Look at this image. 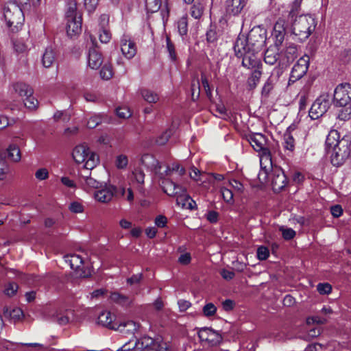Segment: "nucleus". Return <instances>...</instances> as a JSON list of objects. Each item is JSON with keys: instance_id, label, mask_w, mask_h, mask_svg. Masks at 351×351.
<instances>
[{"instance_id": "4c0bfd02", "label": "nucleus", "mask_w": 351, "mask_h": 351, "mask_svg": "<svg viewBox=\"0 0 351 351\" xmlns=\"http://www.w3.org/2000/svg\"><path fill=\"white\" fill-rule=\"evenodd\" d=\"M204 11V6L201 3H195L190 10L191 16L195 19H200Z\"/></svg>"}, {"instance_id": "6e6d98bb", "label": "nucleus", "mask_w": 351, "mask_h": 351, "mask_svg": "<svg viewBox=\"0 0 351 351\" xmlns=\"http://www.w3.org/2000/svg\"><path fill=\"white\" fill-rule=\"evenodd\" d=\"M111 39V34L108 28L101 29L99 31V40L102 43H108Z\"/></svg>"}, {"instance_id": "4d7b16f0", "label": "nucleus", "mask_w": 351, "mask_h": 351, "mask_svg": "<svg viewBox=\"0 0 351 351\" xmlns=\"http://www.w3.org/2000/svg\"><path fill=\"white\" fill-rule=\"evenodd\" d=\"M69 210L74 213H82L84 211L83 205L77 201L71 202L69 207Z\"/></svg>"}, {"instance_id": "e433bc0d", "label": "nucleus", "mask_w": 351, "mask_h": 351, "mask_svg": "<svg viewBox=\"0 0 351 351\" xmlns=\"http://www.w3.org/2000/svg\"><path fill=\"white\" fill-rule=\"evenodd\" d=\"M142 97L148 103H156L159 99L158 94L149 89L141 90Z\"/></svg>"}, {"instance_id": "69168bd1", "label": "nucleus", "mask_w": 351, "mask_h": 351, "mask_svg": "<svg viewBox=\"0 0 351 351\" xmlns=\"http://www.w3.org/2000/svg\"><path fill=\"white\" fill-rule=\"evenodd\" d=\"M171 134L172 131L171 130L165 131L157 138L156 143L160 145L165 144L168 141Z\"/></svg>"}, {"instance_id": "e2e57ef3", "label": "nucleus", "mask_w": 351, "mask_h": 351, "mask_svg": "<svg viewBox=\"0 0 351 351\" xmlns=\"http://www.w3.org/2000/svg\"><path fill=\"white\" fill-rule=\"evenodd\" d=\"M218 35L215 27H210L206 32V40L209 43H214L217 40Z\"/></svg>"}, {"instance_id": "680f3d73", "label": "nucleus", "mask_w": 351, "mask_h": 351, "mask_svg": "<svg viewBox=\"0 0 351 351\" xmlns=\"http://www.w3.org/2000/svg\"><path fill=\"white\" fill-rule=\"evenodd\" d=\"M99 0H84L85 8L88 12H94L98 5Z\"/></svg>"}, {"instance_id": "4468645a", "label": "nucleus", "mask_w": 351, "mask_h": 351, "mask_svg": "<svg viewBox=\"0 0 351 351\" xmlns=\"http://www.w3.org/2000/svg\"><path fill=\"white\" fill-rule=\"evenodd\" d=\"M258 51H254L250 47H244L241 50V54L234 51L235 55L238 58H242V65L247 69H258L261 64L260 59L256 56Z\"/></svg>"}, {"instance_id": "1a4fd4ad", "label": "nucleus", "mask_w": 351, "mask_h": 351, "mask_svg": "<svg viewBox=\"0 0 351 351\" xmlns=\"http://www.w3.org/2000/svg\"><path fill=\"white\" fill-rule=\"evenodd\" d=\"M331 105V97L327 93L321 95L313 103L308 110V116L313 119L322 117L329 109Z\"/></svg>"}, {"instance_id": "f704fd0d", "label": "nucleus", "mask_w": 351, "mask_h": 351, "mask_svg": "<svg viewBox=\"0 0 351 351\" xmlns=\"http://www.w3.org/2000/svg\"><path fill=\"white\" fill-rule=\"evenodd\" d=\"M7 152L8 158L13 162H19L21 158V151L16 145H10Z\"/></svg>"}, {"instance_id": "f3484780", "label": "nucleus", "mask_w": 351, "mask_h": 351, "mask_svg": "<svg viewBox=\"0 0 351 351\" xmlns=\"http://www.w3.org/2000/svg\"><path fill=\"white\" fill-rule=\"evenodd\" d=\"M269 178L274 191H281L287 184V177L281 168L273 169Z\"/></svg>"}, {"instance_id": "aec40b11", "label": "nucleus", "mask_w": 351, "mask_h": 351, "mask_svg": "<svg viewBox=\"0 0 351 351\" xmlns=\"http://www.w3.org/2000/svg\"><path fill=\"white\" fill-rule=\"evenodd\" d=\"M247 0H226V12L232 16H238L247 4Z\"/></svg>"}, {"instance_id": "72a5a7b5", "label": "nucleus", "mask_w": 351, "mask_h": 351, "mask_svg": "<svg viewBox=\"0 0 351 351\" xmlns=\"http://www.w3.org/2000/svg\"><path fill=\"white\" fill-rule=\"evenodd\" d=\"M110 300L111 302L121 306H127L131 302L128 297L118 292L112 293L110 295Z\"/></svg>"}, {"instance_id": "7ed1b4c3", "label": "nucleus", "mask_w": 351, "mask_h": 351, "mask_svg": "<svg viewBox=\"0 0 351 351\" xmlns=\"http://www.w3.org/2000/svg\"><path fill=\"white\" fill-rule=\"evenodd\" d=\"M246 138L253 149L259 152L260 165L261 171L258 173V178L261 180L266 179L267 171L272 167L271 156L267 147V140L266 137L261 133H252L246 136Z\"/></svg>"}, {"instance_id": "0eeeda50", "label": "nucleus", "mask_w": 351, "mask_h": 351, "mask_svg": "<svg viewBox=\"0 0 351 351\" xmlns=\"http://www.w3.org/2000/svg\"><path fill=\"white\" fill-rule=\"evenodd\" d=\"M72 156L76 163L83 164V167L87 170L93 169L99 162V156L84 145L76 146L73 150Z\"/></svg>"}, {"instance_id": "b1692460", "label": "nucleus", "mask_w": 351, "mask_h": 351, "mask_svg": "<svg viewBox=\"0 0 351 351\" xmlns=\"http://www.w3.org/2000/svg\"><path fill=\"white\" fill-rule=\"evenodd\" d=\"M139 325L134 321L128 320L121 322L117 325V330L122 333L132 335V338H136L134 333L138 330Z\"/></svg>"}, {"instance_id": "6ab92c4d", "label": "nucleus", "mask_w": 351, "mask_h": 351, "mask_svg": "<svg viewBox=\"0 0 351 351\" xmlns=\"http://www.w3.org/2000/svg\"><path fill=\"white\" fill-rule=\"evenodd\" d=\"M298 49L295 45H290L288 46L284 51L280 53V57L278 62V68L283 70L287 68L289 64L293 60L296 56Z\"/></svg>"}, {"instance_id": "cd10ccee", "label": "nucleus", "mask_w": 351, "mask_h": 351, "mask_svg": "<svg viewBox=\"0 0 351 351\" xmlns=\"http://www.w3.org/2000/svg\"><path fill=\"white\" fill-rule=\"evenodd\" d=\"M66 33L70 37L80 34L82 31V18L66 21Z\"/></svg>"}, {"instance_id": "49530a36", "label": "nucleus", "mask_w": 351, "mask_h": 351, "mask_svg": "<svg viewBox=\"0 0 351 351\" xmlns=\"http://www.w3.org/2000/svg\"><path fill=\"white\" fill-rule=\"evenodd\" d=\"M217 312V307L212 302L206 303L202 308L203 315L209 317L215 315Z\"/></svg>"}, {"instance_id": "052dcab7", "label": "nucleus", "mask_w": 351, "mask_h": 351, "mask_svg": "<svg viewBox=\"0 0 351 351\" xmlns=\"http://www.w3.org/2000/svg\"><path fill=\"white\" fill-rule=\"evenodd\" d=\"M228 185L239 193H242L243 191V184L237 180H229Z\"/></svg>"}, {"instance_id": "774afa93", "label": "nucleus", "mask_w": 351, "mask_h": 351, "mask_svg": "<svg viewBox=\"0 0 351 351\" xmlns=\"http://www.w3.org/2000/svg\"><path fill=\"white\" fill-rule=\"evenodd\" d=\"M84 182L85 184L90 188L96 189L99 188L100 183L91 177H86Z\"/></svg>"}, {"instance_id": "412c9836", "label": "nucleus", "mask_w": 351, "mask_h": 351, "mask_svg": "<svg viewBox=\"0 0 351 351\" xmlns=\"http://www.w3.org/2000/svg\"><path fill=\"white\" fill-rule=\"evenodd\" d=\"M98 324L112 330H117L118 324L114 322L115 315L110 311H103L98 316Z\"/></svg>"}, {"instance_id": "a211bd4d", "label": "nucleus", "mask_w": 351, "mask_h": 351, "mask_svg": "<svg viewBox=\"0 0 351 351\" xmlns=\"http://www.w3.org/2000/svg\"><path fill=\"white\" fill-rule=\"evenodd\" d=\"M122 54L127 59L133 58L136 53V46L129 36L124 35L120 40Z\"/></svg>"}, {"instance_id": "09e8293b", "label": "nucleus", "mask_w": 351, "mask_h": 351, "mask_svg": "<svg viewBox=\"0 0 351 351\" xmlns=\"http://www.w3.org/2000/svg\"><path fill=\"white\" fill-rule=\"evenodd\" d=\"M18 347L21 346H25L28 348L29 351H43L46 349V347L44 346V345L38 343H17Z\"/></svg>"}, {"instance_id": "c03bdc74", "label": "nucleus", "mask_w": 351, "mask_h": 351, "mask_svg": "<svg viewBox=\"0 0 351 351\" xmlns=\"http://www.w3.org/2000/svg\"><path fill=\"white\" fill-rule=\"evenodd\" d=\"M19 289V286L16 282H10L5 285L3 293L8 297L14 296Z\"/></svg>"}, {"instance_id": "bf43d9fd", "label": "nucleus", "mask_w": 351, "mask_h": 351, "mask_svg": "<svg viewBox=\"0 0 351 351\" xmlns=\"http://www.w3.org/2000/svg\"><path fill=\"white\" fill-rule=\"evenodd\" d=\"M317 290L320 294H328L332 291V287L328 283H319L317 286Z\"/></svg>"}, {"instance_id": "58836bf2", "label": "nucleus", "mask_w": 351, "mask_h": 351, "mask_svg": "<svg viewBox=\"0 0 351 351\" xmlns=\"http://www.w3.org/2000/svg\"><path fill=\"white\" fill-rule=\"evenodd\" d=\"M166 49L169 54V58L171 61L176 62L177 60V55L175 46L168 36H166Z\"/></svg>"}, {"instance_id": "603ef678", "label": "nucleus", "mask_w": 351, "mask_h": 351, "mask_svg": "<svg viewBox=\"0 0 351 351\" xmlns=\"http://www.w3.org/2000/svg\"><path fill=\"white\" fill-rule=\"evenodd\" d=\"M100 76L104 80H109L112 77V70L110 65L105 64L100 71Z\"/></svg>"}, {"instance_id": "f8f14e48", "label": "nucleus", "mask_w": 351, "mask_h": 351, "mask_svg": "<svg viewBox=\"0 0 351 351\" xmlns=\"http://www.w3.org/2000/svg\"><path fill=\"white\" fill-rule=\"evenodd\" d=\"M134 339H130L128 341L125 342L117 351H130L134 349L145 350L149 348L155 349L156 348L154 340L148 336H143L139 339H136V337Z\"/></svg>"}, {"instance_id": "3c124183", "label": "nucleus", "mask_w": 351, "mask_h": 351, "mask_svg": "<svg viewBox=\"0 0 351 351\" xmlns=\"http://www.w3.org/2000/svg\"><path fill=\"white\" fill-rule=\"evenodd\" d=\"M14 48L18 53H26L28 50L27 46L22 41L16 40L14 42Z\"/></svg>"}, {"instance_id": "c85d7f7f", "label": "nucleus", "mask_w": 351, "mask_h": 351, "mask_svg": "<svg viewBox=\"0 0 351 351\" xmlns=\"http://www.w3.org/2000/svg\"><path fill=\"white\" fill-rule=\"evenodd\" d=\"M78 18H82L79 12H77V4L75 0H69L66 5V10L65 13V19L66 21L75 20Z\"/></svg>"}, {"instance_id": "a878e982", "label": "nucleus", "mask_w": 351, "mask_h": 351, "mask_svg": "<svg viewBox=\"0 0 351 351\" xmlns=\"http://www.w3.org/2000/svg\"><path fill=\"white\" fill-rule=\"evenodd\" d=\"M274 72H276L277 75L274 76V73L271 75V76L269 77V78L265 82L263 89H262V94L267 96L271 90L273 89L275 84L278 81V78L280 76V75L282 73V70L279 69L278 67H275L274 69Z\"/></svg>"}, {"instance_id": "8fccbe9b", "label": "nucleus", "mask_w": 351, "mask_h": 351, "mask_svg": "<svg viewBox=\"0 0 351 351\" xmlns=\"http://www.w3.org/2000/svg\"><path fill=\"white\" fill-rule=\"evenodd\" d=\"M25 99L24 100V104L25 106L31 110H34L37 107L38 104V100L32 97V95L29 96H25Z\"/></svg>"}, {"instance_id": "2eb2a0df", "label": "nucleus", "mask_w": 351, "mask_h": 351, "mask_svg": "<svg viewBox=\"0 0 351 351\" xmlns=\"http://www.w3.org/2000/svg\"><path fill=\"white\" fill-rule=\"evenodd\" d=\"M310 58L308 56L301 57L294 64L291 71L289 83L295 82L302 78L307 72L309 66Z\"/></svg>"}, {"instance_id": "de8ad7c7", "label": "nucleus", "mask_w": 351, "mask_h": 351, "mask_svg": "<svg viewBox=\"0 0 351 351\" xmlns=\"http://www.w3.org/2000/svg\"><path fill=\"white\" fill-rule=\"evenodd\" d=\"M342 107L338 113V119L342 121L349 120L351 119V104Z\"/></svg>"}, {"instance_id": "bb28decb", "label": "nucleus", "mask_w": 351, "mask_h": 351, "mask_svg": "<svg viewBox=\"0 0 351 351\" xmlns=\"http://www.w3.org/2000/svg\"><path fill=\"white\" fill-rule=\"evenodd\" d=\"M11 90L18 94L21 97L29 96L33 94L32 88L27 84L23 82H16L12 84Z\"/></svg>"}, {"instance_id": "39448f33", "label": "nucleus", "mask_w": 351, "mask_h": 351, "mask_svg": "<svg viewBox=\"0 0 351 351\" xmlns=\"http://www.w3.org/2000/svg\"><path fill=\"white\" fill-rule=\"evenodd\" d=\"M184 173H186V171ZM184 174L185 173L179 175L178 172L174 171L171 176H164V178H157L165 193L168 195L177 196L178 203H179V199L188 202L189 200H191V199L186 194V188L184 185V181L180 180L178 182H176L169 179V178H177L178 177H182Z\"/></svg>"}, {"instance_id": "c756f323", "label": "nucleus", "mask_w": 351, "mask_h": 351, "mask_svg": "<svg viewBox=\"0 0 351 351\" xmlns=\"http://www.w3.org/2000/svg\"><path fill=\"white\" fill-rule=\"evenodd\" d=\"M64 258L70 267L75 271L80 270L84 263L83 258L75 254L66 255Z\"/></svg>"}, {"instance_id": "864d4df0", "label": "nucleus", "mask_w": 351, "mask_h": 351, "mask_svg": "<svg viewBox=\"0 0 351 351\" xmlns=\"http://www.w3.org/2000/svg\"><path fill=\"white\" fill-rule=\"evenodd\" d=\"M269 256V249L265 246H260L257 249V258L260 261L266 260Z\"/></svg>"}, {"instance_id": "c9c22d12", "label": "nucleus", "mask_w": 351, "mask_h": 351, "mask_svg": "<svg viewBox=\"0 0 351 351\" xmlns=\"http://www.w3.org/2000/svg\"><path fill=\"white\" fill-rule=\"evenodd\" d=\"M262 72L259 69H255L251 76L247 79V86L250 89H254L259 83Z\"/></svg>"}, {"instance_id": "f03ea898", "label": "nucleus", "mask_w": 351, "mask_h": 351, "mask_svg": "<svg viewBox=\"0 0 351 351\" xmlns=\"http://www.w3.org/2000/svg\"><path fill=\"white\" fill-rule=\"evenodd\" d=\"M267 40V31L261 26L254 27L246 36L239 34L234 45V51L241 54L244 47H250L254 51H260Z\"/></svg>"}, {"instance_id": "f257e3e1", "label": "nucleus", "mask_w": 351, "mask_h": 351, "mask_svg": "<svg viewBox=\"0 0 351 351\" xmlns=\"http://www.w3.org/2000/svg\"><path fill=\"white\" fill-rule=\"evenodd\" d=\"M337 130H332L326 139V149L330 154V161L334 166L341 165L350 156V147L347 141L340 140Z\"/></svg>"}, {"instance_id": "79ce46f5", "label": "nucleus", "mask_w": 351, "mask_h": 351, "mask_svg": "<svg viewBox=\"0 0 351 351\" xmlns=\"http://www.w3.org/2000/svg\"><path fill=\"white\" fill-rule=\"evenodd\" d=\"M178 29L180 36H186L188 32V20L186 16H183L178 21Z\"/></svg>"}, {"instance_id": "37998d69", "label": "nucleus", "mask_w": 351, "mask_h": 351, "mask_svg": "<svg viewBox=\"0 0 351 351\" xmlns=\"http://www.w3.org/2000/svg\"><path fill=\"white\" fill-rule=\"evenodd\" d=\"M220 191L223 200L226 203L229 204H232L234 203V195L230 189H228L226 186H221L220 189Z\"/></svg>"}, {"instance_id": "a19ab883", "label": "nucleus", "mask_w": 351, "mask_h": 351, "mask_svg": "<svg viewBox=\"0 0 351 351\" xmlns=\"http://www.w3.org/2000/svg\"><path fill=\"white\" fill-rule=\"evenodd\" d=\"M302 1V0H295L292 3L289 14V18L291 19V20L294 19L296 16H298L299 15L301 14L300 5Z\"/></svg>"}, {"instance_id": "393cba45", "label": "nucleus", "mask_w": 351, "mask_h": 351, "mask_svg": "<svg viewBox=\"0 0 351 351\" xmlns=\"http://www.w3.org/2000/svg\"><path fill=\"white\" fill-rule=\"evenodd\" d=\"M278 46L270 47L268 48L264 55V61L266 64L269 65H274L276 62H280V59H282L280 57V53H278Z\"/></svg>"}, {"instance_id": "9d476101", "label": "nucleus", "mask_w": 351, "mask_h": 351, "mask_svg": "<svg viewBox=\"0 0 351 351\" xmlns=\"http://www.w3.org/2000/svg\"><path fill=\"white\" fill-rule=\"evenodd\" d=\"M43 316L60 325H65L69 323L73 316V313L69 310L63 311L58 307L49 306L44 309Z\"/></svg>"}, {"instance_id": "5701e85b", "label": "nucleus", "mask_w": 351, "mask_h": 351, "mask_svg": "<svg viewBox=\"0 0 351 351\" xmlns=\"http://www.w3.org/2000/svg\"><path fill=\"white\" fill-rule=\"evenodd\" d=\"M284 20H278L274 25L273 36L275 38V45L276 46L280 45L285 38L286 29L285 27Z\"/></svg>"}, {"instance_id": "ddd939ff", "label": "nucleus", "mask_w": 351, "mask_h": 351, "mask_svg": "<svg viewBox=\"0 0 351 351\" xmlns=\"http://www.w3.org/2000/svg\"><path fill=\"white\" fill-rule=\"evenodd\" d=\"M333 101L337 106L351 104V85L348 83L338 85L334 91Z\"/></svg>"}, {"instance_id": "7c9ffc66", "label": "nucleus", "mask_w": 351, "mask_h": 351, "mask_svg": "<svg viewBox=\"0 0 351 351\" xmlns=\"http://www.w3.org/2000/svg\"><path fill=\"white\" fill-rule=\"evenodd\" d=\"M145 173L140 169H136L132 172L130 177L131 182L133 185H136L139 191L143 189L144 184Z\"/></svg>"}, {"instance_id": "dca6fc26", "label": "nucleus", "mask_w": 351, "mask_h": 351, "mask_svg": "<svg viewBox=\"0 0 351 351\" xmlns=\"http://www.w3.org/2000/svg\"><path fill=\"white\" fill-rule=\"evenodd\" d=\"M118 193V189L113 185H107L98 189L94 193L95 199L101 203H108Z\"/></svg>"}, {"instance_id": "0e129e2a", "label": "nucleus", "mask_w": 351, "mask_h": 351, "mask_svg": "<svg viewBox=\"0 0 351 351\" xmlns=\"http://www.w3.org/2000/svg\"><path fill=\"white\" fill-rule=\"evenodd\" d=\"M117 114L119 117L126 119L131 116L130 110L126 107H119L116 109Z\"/></svg>"}, {"instance_id": "a18cd8bd", "label": "nucleus", "mask_w": 351, "mask_h": 351, "mask_svg": "<svg viewBox=\"0 0 351 351\" xmlns=\"http://www.w3.org/2000/svg\"><path fill=\"white\" fill-rule=\"evenodd\" d=\"M161 5L160 0H145V6L147 11L149 12H157Z\"/></svg>"}, {"instance_id": "2f4dec72", "label": "nucleus", "mask_w": 351, "mask_h": 351, "mask_svg": "<svg viewBox=\"0 0 351 351\" xmlns=\"http://www.w3.org/2000/svg\"><path fill=\"white\" fill-rule=\"evenodd\" d=\"M55 59L56 53L54 49L51 47H47L43 55V65L46 68H49L53 64Z\"/></svg>"}, {"instance_id": "ea45409f", "label": "nucleus", "mask_w": 351, "mask_h": 351, "mask_svg": "<svg viewBox=\"0 0 351 351\" xmlns=\"http://www.w3.org/2000/svg\"><path fill=\"white\" fill-rule=\"evenodd\" d=\"M12 1L9 4H16L23 9L31 6H37L40 4V0H12Z\"/></svg>"}, {"instance_id": "423d86ee", "label": "nucleus", "mask_w": 351, "mask_h": 351, "mask_svg": "<svg viewBox=\"0 0 351 351\" xmlns=\"http://www.w3.org/2000/svg\"><path fill=\"white\" fill-rule=\"evenodd\" d=\"M141 163L146 168L154 173L156 178H164V176H171L174 171L178 172L179 175H182L185 172L184 168L180 167L177 163L172 164L171 167L167 166L165 170L162 171V165L153 155L149 154H145L142 156Z\"/></svg>"}, {"instance_id": "473e14b6", "label": "nucleus", "mask_w": 351, "mask_h": 351, "mask_svg": "<svg viewBox=\"0 0 351 351\" xmlns=\"http://www.w3.org/2000/svg\"><path fill=\"white\" fill-rule=\"evenodd\" d=\"M282 145L286 150L293 152L295 149V139L291 132V128H289L284 134Z\"/></svg>"}, {"instance_id": "4be33fe9", "label": "nucleus", "mask_w": 351, "mask_h": 351, "mask_svg": "<svg viewBox=\"0 0 351 351\" xmlns=\"http://www.w3.org/2000/svg\"><path fill=\"white\" fill-rule=\"evenodd\" d=\"M103 62L100 52L95 47L89 49L88 56V64L92 69H99Z\"/></svg>"}, {"instance_id": "20e7f679", "label": "nucleus", "mask_w": 351, "mask_h": 351, "mask_svg": "<svg viewBox=\"0 0 351 351\" xmlns=\"http://www.w3.org/2000/svg\"><path fill=\"white\" fill-rule=\"evenodd\" d=\"M317 21L311 14H300L291 20L292 34L300 42L306 40L315 31Z\"/></svg>"}, {"instance_id": "9b49d317", "label": "nucleus", "mask_w": 351, "mask_h": 351, "mask_svg": "<svg viewBox=\"0 0 351 351\" xmlns=\"http://www.w3.org/2000/svg\"><path fill=\"white\" fill-rule=\"evenodd\" d=\"M198 337L204 346L214 347L222 341L221 335L210 328H202L198 331Z\"/></svg>"}, {"instance_id": "5fc2aeb1", "label": "nucleus", "mask_w": 351, "mask_h": 351, "mask_svg": "<svg viewBox=\"0 0 351 351\" xmlns=\"http://www.w3.org/2000/svg\"><path fill=\"white\" fill-rule=\"evenodd\" d=\"M128 160L126 156L121 154L119 155L115 160L116 167L118 169H124L127 167Z\"/></svg>"}, {"instance_id": "13d9d810", "label": "nucleus", "mask_w": 351, "mask_h": 351, "mask_svg": "<svg viewBox=\"0 0 351 351\" xmlns=\"http://www.w3.org/2000/svg\"><path fill=\"white\" fill-rule=\"evenodd\" d=\"M167 218L165 215H159L155 218L154 223L157 228H162L167 226Z\"/></svg>"}, {"instance_id": "6e6552de", "label": "nucleus", "mask_w": 351, "mask_h": 351, "mask_svg": "<svg viewBox=\"0 0 351 351\" xmlns=\"http://www.w3.org/2000/svg\"><path fill=\"white\" fill-rule=\"evenodd\" d=\"M3 15L7 26L12 32L21 29L25 21L23 9L21 7L16 4H8L4 8Z\"/></svg>"}, {"instance_id": "338daca9", "label": "nucleus", "mask_w": 351, "mask_h": 351, "mask_svg": "<svg viewBox=\"0 0 351 351\" xmlns=\"http://www.w3.org/2000/svg\"><path fill=\"white\" fill-rule=\"evenodd\" d=\"M101 121V119L98 115H94L91 117L88 121H87V126L89 128H95L97 125H98Z\"/></svg>"}]
</instances>
